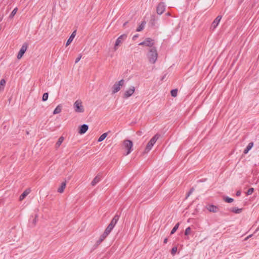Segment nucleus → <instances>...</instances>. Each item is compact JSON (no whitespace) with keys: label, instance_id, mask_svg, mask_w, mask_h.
<instances>
[{"label":"nucleus","instance_id":"1","mask_svg":"<svg viewBox=\"0 0 259 259\" xmlns=\"http://www.w3.org/2000/svg\"><path fill=\"white\" fill-rule=\"evenodd\" d=\"M157 52L155 47L151 48L147 54L149 62L152 64H154L157 59Z\"/></svg>","mask_w":259,"mask_h":259},{"label":"nucleus","instance_id":"2","mask_svg":"<svg viewBox=\"0 0 259 259\" xmlns=\"http://www.w3.org/2000/svg\"><path fill=\"white\" fill-rule=\"evenodd\" d=\"M160 137V135L157 134L155 135L149 141L147 145H146L145 149V152H148L152 149V147L157 141V140L159 139Z\"/></svg>","mask_w":259,"mask_h":259},{"label":"nucleus","instance_id":"3","mask_svg":"<svg viewBox=\"0 0 259 259\" xmlns=\"http://www.w3.org/2000/svg\"><path fill=\"white\" fill-rule=\"evenodd\" d=\"M123 145L124 148L127 150L125 155L129 154L133 150L132 147L133 146V142L130 140H125L123 141Z\"/></svg>","mask_w":259,"mask_h":259},{"label":"nucleus","instance_id":"4","mask_svg":"<svg viewBox=\"0 0 259 259\" xmlns=\"http://www.w3.org/2000/svg\"><path fill=\"white\" fill-rule=\"evenodd\" d=\"M124 83L123 79H121L118 82H116L112 87V94H115L120 91L121 87L123 86Z\"/></svg>","mask_w":259,"mask_h":259},{"label":"nucleus","instance_id":"5","mask_svg":"<svg viewBox=\"0 0 259 259\" xmlns=\"http://www.w3.org/2000/svg\"><path fill=\"white\" fill-rule=\"evenodd\" d=\"M74 110L77 113H82L84 112V108L80 100H77L74 104Z\"/></svg>","mask_w":259,"mask_h":259},{"label":"nucleus","instance_id":"6","mask_svg":"<svg viewBox=\"0 0 259 259\" xmlns=\"http://www.w3.org/2000/svg\"><path fill=\"white\" fill-rule=\"evenodd\" d=\"M27 48L28 44L26 42L24 43L17 55V58L18 59H20L22 57L26 51Z\"/></svg>","mask_w":259,"mask_h":259},{"label":"nucleus","instance_id":"7","mask_svg":"<svg viewBox=\"0 0 259 259\" xmlns=\"http://www.w3.org/2000/svg\"><path fill=\"white\" fill-rule=\"evenodd\" d=\"M166 6L163 2L159 3L156 8V12L158 15H161L165 11Z\"/></svg>","mask_w":259,"mask_h":259},{"label":"nucleus","instance_id":"8","mask_svg":"<svg viewBox=\"0 0 259 259\" xmlns=\"http://www.w3.org/2000/svg\"><path fill=\"white\" fill-rule=\"evenodd\" d=\"M127 37V35L125 34H123L120 35L119 37L117 38L115 41V44L114 45V50L116 51L117 49V47L119 45V44L122 42V40L125 39Z\"/></svg>","mask_w":259,"mask_h":259},{"label":"nucleus","instance_id":"9","mask_svg":"<svg viewBox=\"0 0 259 259\" xmlns=\"http://www.w3.org/2000/svg\"><path fill=\"white\" fill-rule=\"evenodd\" d=\"M154 44L153 40L151 38H147L145 40L139 44L140 46H145L152 47Z\"/></svg>","mask_w":259,"mask_h":259},{"label":"nucleus","instance_id":"10","mask_svg":"<svg viewBox=\"0 0 259 259\" xmlns=\"http://www.w3.org/2000/svg\"><path fill=\"white\" fill-rule=\"evenodd\" d=\"M135 91V88L134 87L132 86L128 90L126 91L123 95V98H128L131 97L134 93Z\"/></svg>","mask_w":259,"mask_h":259},{"label":"nucleus","instance_id":"11","mask_svg":"<svg viewBox=\"0 0 259 259\" xmlns=\"http://www.w3.org/2000/svg\"><path fill=\"white\" fill-rule=\"evenodd\" d=\"M221 18H222V16H218L214 19V20L212 23V24H211V29L213 30V29H214L217 27V26L218 25V24H219V23H220V22L221 21Z\"/></svg>","mask_w":259,"mask_h":259},{"label":"nucleus","instance_id":"12","mask_svg":"<svg viewBox=\"0 0 259 259\" xmlns=\"http://www.w3.org/2000/svg\"><path fill=\"white\" fill-rule=\"evenodd\" d=\"M206 208L209 211L212 212H217L219 211L218 207L212 204L207 205Z\"/></svg>","mask_w":259,"mask_h":259},{"label":"nucleus","instance_id":"13","mask_svg":"<svg viewBox=\"0 0 259 259\" xmlns=\"http://www.w3.org/2000/svg\"><path fill=\"white\" fill-rule=\"evenodd\" d=\"M89 126L87 124H83L79 126L78 133L80 135L84 134L88 131Z\"/></svg>","mask_w":259,"mask_h":259},{"label":"nucleus","instance_id":"14","mask_svg":"<svg viewBox=\"0 0 259 259\" xmlns=\"http://www.w3.org/2000/svg\"><path fill=\"white\" fill-rule=\"evenodd\" d=\"M119 218V215L118 214H116L114 218L111 220V222L109 224V225L112 228H114L117 222H118Z\"/></svg>","mask_w":259,"mask_h":259},{"label":"nucleus","instance_id":"15","mask_svg":"<svg viewBox=\"0 0 259 259\" xmlns=\"http://www.w3.org/2000/svg\"><path fill=\"white\" fill-rule=\"evenodd\" d=\"M31 190L29 188L25 190L23 193L20 195L19 199L20 200H23L30 192Z\"/></svg>","mask_w":259,"mask_h":259},{"label":"nucleus","instance_id":"16","mask_svg":"<svg viewBox=\"0 0 259 259\" xmlns=\"http://www.w3.org/2000/svg\"><path fill=\"white\" fill-rule=\"evenodd\" d=\"M76 35V30H74L72 33L71 34V35H70V36L69 37V38L68 39L67 42H66V46H68L73 40V38H74L75 36Z\"/></svg>","mask_w":259,"mask_h":259},{"label":"nucleus","instance_id":"17","mask_svg":"<svg viewBox=\"0 0 259 259\" xmlns=\"http://www.w3.org/2000/svg\"><path fill=\"white\" fill-rule=\"evenodd\" d=\"M101 181V178L100 176L98 175L97 176H96L92 182H91V185L93 186H95L97 183H98Z\"/></svg>","mask_w":259,"mask_h":259},{"label":"nucleus","instance_id":"18","mask_svg":"<svg viewBox=\"0 0 259 259\" xmlns=\"http://www.w3.org/2000/svg\"><path fill=\"white\" fill-rule=\"evenodd\" d=\"M253 146V142L249 143L248 144V145L246 146L245 149H244V150L243 151V153L244 154H247L248 152V151L252 148Z\"/></svg>","mask_w":259,"mask_h":259},{"label":"nucleus","instance_id":"19","mask_svg":"<svg viewBox=\"0 0 259 259\" xmlns=\"http://www.w3.org/2000/svg\"><path fill=\"white\" fill-rule=\"evenodd\" d=\"M66 184L65 182L62 183L60 187L58 189V192L60 193H63L66 187Z\"/></svg>","mask_w":259,"mask_h":259},{"label":"nucleus","instance_id":"20","mask_svg":"<svg viewBox=\"0 0 259 259\" xmlns=\"http://www.w3.org/2000/svg\"><path fill=\"white\" fill-rule=\"evenodd\" d=\"M146 23V22L145 21H143L141 24L137 28L136 31L138 32L142 31L144 29Z\"/></svg>","mask_w":259,"mask_h":259},{"label":"nucleus","instance_id":"21","mask_svg":"<svg viewBox=\"0 0 259 259\" xmlns=\"http://www.w3.org/2000/svg\"><path fill=\"white\" fill-rule=\"evenodd\" d=\"M62 110V106L61 105H58L53 111L54 114L60 113Z\"/></svg>","mask_w":259,"mask_h":259},{"label":"nucleus","instance_id":"22","mask_svg":"<svg viewBox=\"0 0 259 259\" xmlns=\"http://www.w3.org/2000/svg\"><path fill=\"white\" fill-rule=\"evenodd\" d=\"M242 209L238 208L236 207H233L230 209V211L235 213H240L241 212Z\"/></svg>","mask_w":259,"mask_h":259},{"label":"nucleus","instance_id":"23","mask_svg":"<svg viewBox=\"0 0 259 259\" xmlns=\"http://www.w3.org/2000/svg\"><path fill=\"white\" fill-rule=\"evenodd\" d=\"M113 228L108 225L106 229H105L104 233H105L107 236L110 234L111 231L113 230Z\"/></svg>","mask_w":259,"mask_h":259},{"label":"nucleus","instance_id":"24","mask_svg":"<svg viewBox=\"0 0 259 259\" xmlns=\"http://www.w3.org/2000/svg\"><path fill=\"white\" fill-rule=\"evenodd\" d=\"M108 133H105L103 134L98 139V142H100L103 141L107 136Z\"/></svg>","mask_w":259,"mask_h":259},{"label":"nucleus","instance_id":"25","mask_svg":"<svg viewBox=\"0 0 259 259\" xmlns=\"http://www.w3.org/2000/svg\"><path fill=\"white\" fill-rule=\"evenodd\" d=\"M63 141H64V137L62 136L60 137L59 138L58 141L57 142V143L56 144V147H59L61 145V144L62 143Z\"/></svg>","mask_w":259,"mask_h":259},{"label":"nucleus","instance_id":"26","mask_svg":"<svg viewBox=\"0 0 259 259\" xmlns=\"http://www.w3.org/2000/svg\"><path fill=\"white\" fill-rule=\"evenodd\" d=\"M179 225H180L179 223H178L175 225V226H174V227L172 228V229L171 230V231L170 232L171 235L174 234L176 232V231L179 228Z\"/></svg>","mask_w":259,"mask_h":259},{"label":"nucleus","instance_id":"27","mask_svg":"<svg viewBox=\"0 0 259 259\" xmlns=\"http://www.w3.org/2000/svg\"><path fill=\"white\" fill-rule=\"evenodd\" d=\"M17 11H18V8H15L12 11L11 13L10 14V15L9 16V18H11V19L13 18L14 17V16L15 15V14L17 13Z\"/></svg>","mask_w":259,"mask_h":259},{"label":"nucleus","instance_id":"28","mask_svg":"<svg viewBox=\"0 0 259 259\" xmlns=\"http://www.w3.org/2000/svg\"><path fill=\"white\" fill-rule=\"evenodd\" d=\"M223 199L226 202H227V203H231L234 200L233 198H230V197H228L227 196L224 197Z\"/></svg>","mask_w":259,"mask_h":259},{"label":"nucleus","instance_id":"29","mask_svg":"<svg viewBox=\"0 0 259 259\" xmlns=\"http://www.w3.org/2000/svg\"><path fill=\"white\" fill-rule=\"evenodd\" d=\"M156 21V16L155 15H152L151 17L150 23L152 25H155V22Z\"/></svg>","mask_w":259,"mask_h":259},{"label":"nucleus","instance_id":"30","mask_svg":"<svg viewBox=\"0 0 259 259\" xmlns=\"http://www.w3.org/2000/svg\"><path fill=\"white\" fill-rule=\"evenodd\" d=\"M171 96L175 97L177 95L178 93V90L177 89H174L172 90L170 92Z\"/></svg>","mask_w":259,"mask_h":259},{"label":"nucleus","instance_id":"31","mask_svg":"<svg viewBox=\"0 0 259 259\" xmlns=\"http://www.w3.org/2000/svg\"><path fill=\"white\" fill-rule=\"evenodd\" d=\"M48 97H49V94L48 93H44L42 95V101H44V102L46 101L48 99Z\"/></svg>","mask_w":259,"mask_h":259},{"label":"nucleus","instance_id":"32","mask_svg":"<svg viewBox=\"0 0 259 259\" xmlns=\"http://www.w3.org/2000/svg\"><path fill=\"white\" fill-rule=\"evenodd\" d=\"M254 191V189L253 188H249L247 192H246V195H251Z\"/></svg>","mask_w":259,"mask_h":259},{"label":"nucleus","instance_id":"33","mask_svg":"<svg viewBox=\"0 0 259 259\" xmlns=\"http://www.w3.org/2000/svg\"><path fill=\"white\" fill-rule=\"evenodd\" d=\"M191 228L190 227L186 228L185 231V235H188L190 234Z\"/></svg>","mask_w":259,"mask_h":259},{"label":"nucleus","instance_id":"34","mask_svg":"<svg viewBox=\"0 0 259 259\" xmlns=\"http://www.w3.org/2000/svg\"><path fill=\"white\" fill-rule=\"evenodd\" d=\"M177 251V247L175 246V247H172L171 250V254L172 255H174V254H175V253H176Z\"/></svg>","mask_w":259,"mask_h":259},{"label":"nucleus","instance_id":"35","mask_svg":"<svg viewBox=\"0 0 259 259\" xmlns=\"http://www.w3.org/2000/svg\"><path fill=\"white\" fill-rule=\"evenodd\" d=\"M107 237V235H106L105 233H103L100 237L99 239H100L101 240L103 241L106 237Z\"/></svg>","mask_w":259,"mask_h":259},{"label":"nucleus","instance_id":"36","mask_svg":"<svg viewBox=\"0 0 259 259\" xmlns=\"http://www.w3.org/2000/svg\"><path fill=\"white\" fill-rule=\"evenodd\" d=\"M194 191V188H192L190 189V190L189 191V192L188 193L187 195L186 196V198H188L192 193V192Z\"/></svg>","mask_w":259,"mask_h":259},{"label":"nucleus","instance_id":"37","mask_svg":"<svg viewBox=\"0 0 259 259\" xmlns=\"http://www.w3.org/2000/svg\"><path fill=\"white\" fill-rule=\"evenodd\" d=\"M5 83H6V81H5V79H2L0 81V85L2 86V87H4V85L5 84Z\"/></svg>","mask_w":259,"mask_h":259},{"label":"nucleus","instance_id":"38","mask_svg":"<svg viewBox=\"0 0 259 259\" xmlns=\"http://www.w3.org/2000/svg\"><path fill=\"white\" fill-rule=\"evenodd\" d=\"M81 56L78 57L75 61V63H77L81 59Z\"/></svg>","mask_w":259,"mask_h":259},{"label":"nucleus","instance_id":"39","mask_svg":"<svg viewBox=\"0 0 259 259\" xmlns=\"http://www.w3.org/2000/svg\"><path fill=\"white\" fill-rule=\"evenodd\" d=\"M102 241L100 239H99L96 242V245H99Z\"/></svg>","mask_w":259,"mask_h":259},{"label":"nucleus","instance_id":"40","mask_svg":"<svg viewBox=\"0 0 259 259\" xmlns=\"http://www.w3.org/2000/svg\"><path fill=\"white\" fill-rule=\"evenodd\" d=\"M241 193V191H240V190H239V191H237L236 192V196H240Z\"/></svg>","mask_w":259,"mask_h":259},{"label":"nucleus","instance_id":"41","mask_svg":"<svg viewBox=\"0 0 259 259\" xmlns=\"http://www.w3.org/2000/svg\"><path fill=\"white\" fill-rule=\"evenodd\" d=\"M167 240H168V239H167V238H165V239H164L163 243H164V244L167 243Z\"/></svg>","mask_w":259,"mask_h":259},{"label":"nucleus","instance_id":"42","mask_svg":"<svg viewBox=\"0 0 259 259\" xmlns=\"http://www.w3.org/2000/svg\"><path fill=\"white\" fill-rule=\"evenodd\" d=\"M137 37H138V34L134 35V36H133V40H135V39H136V38Z\"/></svg>","mask_w":259,"mask_h":259},{"label":"nucleus","instance_id":"43","mask_svg":"<svg viewBox=\"0 0 259 259\" xmlns=\"http://www.w3.org/2000/svg\"><path fill=\"white\" fill-rule=\"evenodd\" d=\"M252 236V235H249L248 236H247V237L245 239V240H247L249 238H250Z\"/></svg>","mask_w":259,"mask_h":259},{"label":"nucleus","instance_id":"44","mask_svg":"<svg viewBox=\"0 0 259 259\" xmlns=\"http://www.w3.org/2000/svg\"><path fill=\"white\" fill-rule=\"evenodd\" d=\"M252 236V235H249L248 236H247V237L245 239V240H247L249 238H250Z\"/></svg>","mask_w":259,"mask_h":259},{"label":"nucleus","instance_id":"45","mask_svg":"<svg viewBox=\"0 0 259 259\" xmlns=\"http://www.w3.org/2000/svg\"><path fill=\"white\" fill-rule=\"evenodd\" d=\"M137 135H138L140 136V135H141V134H142V132H141V131H138V132H137Z\"/></svg>","mask_w":259,"mask_h":259},{"label":"nucleus","instance_id":"46","mask_svg":"<svg viewBox=\"0 0 259 259\" xmlns=\"http://www.w3.org/2000/svg\"><path fill=\"white\" fill-rule=\"evenodd\" d=\"M4 89V87H2V86H1L0 85V92H1L2 91H3Z\"/></svg>","mask_w":259,"mask_h":259},{"label":"nucleus","instance_id":"47","mask_svg":"<svg viewBox=\"0 0 259 259\" xmlns=\"http://www.w3.org/2000/svg\"><path fill=\"white\" fill-rule=\"evenodd\" d=\"M33 223L34 224V225H35V223H36V219H34L33 221Z\"/></svg>","mask_w":259,"mask_h":259},{"label":"nucleus","instance_id":"48","mask_svg":"<svg viewBox=\"0 0 259 259\" xmlns=\"http://www.w3.org/2000/svg\"><path fill=\"white\" fill-rule=\"evenodd\" d=\"M127 23H128V22H127V21H126V22H125L123 24V26H124V27H125V26L126 25V24H127Z\"/></svg>","mask_w":259,"mask_h":259},{"label":"nucleus","instance_id":"49","mask_svg":"<svg viewBox=\"0 0 259 259\" xmlns=\"http://www.w3.org/2000/svg\"><path fill=\"white\" fill-rule=\"evenodd\" d=\"M166 15H167V16H169V15H170V13H166Z\"/></svg>","mask_w":259,"mask_h":259},{"label":"nucleus","instance_id":"50","mask_svg":"<svg viewBox=\"0 0 259 259\" xmlns=\"http://www.w3.org/2000/svg\"><path fill=\"white\" fill-rule=\"evenodd\" d=\"M2 20V18H0V22Z\"/></svg>","mask_w":259,"mask_h":259}]
</instances>
